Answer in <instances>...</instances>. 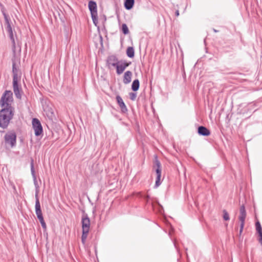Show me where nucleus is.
Wrapping results in <instances>:
<instances>
[{
	"instance_id": "obj_16",
	"label": "nucleus",
	"mask_w": 262,
	"mask_h": 262,
	"mask_svg": "<svg viewBox=\"0 0 262 262\" xmlns=\"http://www.w3.org/2000/svg\"><path fill=\"white\" fill-rule=\"evenodd\" d=\"M133 76L132 72L130 71H127L124 73L123 76V82L124 84H128L132 81V77Z\"/></svg>"
},
{
	"instance_id": "obj_12",
	"label": "nucleus",
	"mask_w": 262,
	"mask_h": 262,
	"mask_svg": "<svg viewBox=\"0 0 262 262\" xmlns=\"http://www.w3.org/2000/svg\"><path fill=\"white\" fill-rule=\"evenodd\" d=\"M7 32L12 44V50L15 54L16 49L15 37H16V33L15 31L13 29L7 31Z\"/></svg>"
},
{
	"instance_id": "obj_21",
	"label": "nucleus",
	"mask_w": 262,
	"mask_h": 262,
	"mask_svg": "<svg viewBox=\"0 0 262 262\" xmlns=\"http://www.w3.org/2000/svg\"><path fill=\"white\" fill-rule=\"evenodd\" d=\"M115 68H116V73L118 75H120L121 74H122L125 69V68L124 67V66L121 62L118 63Z\"/></svg>"
},
{
	"instance_id": "obj_11",
	"label": "nucleus",
	"mask_w": 262,
	"mask_h": 262,
	"mask_svg": "<svg viewBox=\"0 0 262 262\" xmlns=\"http://www.w3.org/2000/svg\"><path fill=\"white\" fill-rule=\"evenodd\" d=\"M13 89L15 97L17 99H20L21 98V92H22V90L21 88H19L18 80L13 81Z\"/></svg>"
},
{
	"instance_id": "obj_22",
	"label": "nucleus",
	"mask_w": 262,
	"mask_h": 262,
	"mask_svg": "<svg viewBox=\"0 0 262 262\" xmlns=\"http://www.w3.org/2000/svg\"><path fill=\"white\" fill-rule=\"evenodd\" d=\"M127 56L129 58H133L135 56L134 49L132 47H129L126 50Z\"/></svg>"
},
{
	"instance_id": "obj_8",
	"label": "nucleus",
	"mask_w": 262,
	"mask_h": 262,
	"mask_svg": "<svg viewBox=\"0 0 262 262\" xmlns=\"http://www.w3.org/2000/svg\"><path fill=\"white\" fill-rule=\"evenodd\" d=\"M31 174L32 176L33 179V182L34 184L35 187V198H38V193H39V186L38 185L36 174H35V171L34 170V163H33V160H31Z\"/></svg>"
},
{
	"instance_id": "obj_18",
	"label": "nucleus",
	"mask_w": 262,
	"mask_h": 262,
	"mask_svg": "<svg viewBox=\"0 0 262 262\" xmlns=\"http://www.w3.org/2000/svg\"><path fill=\"white\" fill-rule=\"evenodd\" d=\"M18 70L16 67V63L15 61L12 62V73H13V81L18 80Z\"/></svg>"
},
{
	"instance_id": "obj_35",
	"label": "nucleus",
	"mask_w": 262,
	"mask_h": 262,
	"mask_svg": "<svg viewBox=\"0 0 262 262\" xmlns=\"http://www.w3.org/2000/svg\"><path fill=\"white\" fill-rule=\"evenodd\" d=\"M176 15L177 16H179V12L178 10H177L176 12Z\"/></svg>"
},
{
	"instance_id": "obj_23",
	"label": "nucleus",
	"mask_w": 262,
	"mask_h": 262,
	"mask_svg": "<svg viewBox=\"0 0 262 262\" xmlns=\"http://www.w3.org/2000/svg\"><path fill=\"white\" fill-rule=\"evenodd\" d=\"M154 163L155 166L157 167V168L156 169V172H157V170L158 169H159L160 171V172H161V163L159 160L158 159L157 156H155Z\"/></svg>"
},
{
	"instance_id": "obj_28",
	"label": "nucleus",
	"mask_w": 262,
	"mask_h": 262,
	"mask_svg": "<svg viewBox=\"0 0 262 262\" xmlns=\"http://www.w3.org/2000/svg\"><path fill=\"white\" fill-rule=\"evenodd\" d=\"M256 230L258 234L259 238L262 239V228L261 227L256 228Z\"/></svg>"
},
{
	"instance_id": "obj_14",
	"label": "nucleus",
	"mask_w": 262,
	"mask_h": 262,
	"mask_svg": "<svg viewBox=\"0 0 262 262\" xmlns=\"http://www.w3.org/2000/svg\"><path fill=\"white\" fill-rule=\"evenodd\" d=\"M88 7L90 11L91 15L97 14V4L95 1H90L89 2Z\"/></svg>"
},
{
	"instance_id": "obj_33",
	"label": "nucleus",
	"mask_w": 262,
	"mask_h": 262,
	"mask_svg": "<svg viewBox=\"0 0 262 262\" xmlns=\"http://www.w3.org/2000/svg\"><path fill=\"white\" fill-rule=\"evenodd\" d=\"M144 199L146 200V201L147 202L148 199H149V196L148 195H145L144 196Z\"/></svg>"
},
{
	"instance_id": "obj_19",
	"label": "nucleus",
	"mask_w": 262,
	"mask_h": 262,
	"mask_svg": "<svg viewBox=\"0 0 262 262\" xmlns=\"http://www.w3.org/2000/svg\"><path fill=\"white\" fill-rule=\"evenodd\" d=\"M156 173L157 177H156L155 185L154 186V188H155L158 187L161 185L160 179H161V172H160V171L159 169H158L157 170V172H156Z\"/></svg>"
},
{
	"instance_id": "obj_1",
	"label": "nucleus",
	"mask_w": 262,
	"mask_h": 262,
	"mask_svg": "<svg viewBox=\"0 0 262 262\" xmlns=\"http://www.w3.org/2000/svg\"><path fill=\"white\" fill-rule=\"evenodd\" d=\"M15 114V110L2 108L0 110V128L6 129L8 128Z\"/></svg>"
},
{
	"instance_id": "obj_9",
	"label": "nucleus",
	"mask_w": 262,
	"mask_h": 262,
	"mask_svg": "<svg viewBox=\"0 0 262 262\" xmlns=\"http://www.w3.org/2000/svg\"><path fill=\"white\" fill-rule=\"evenodd\" d=\"M120 60H118L117 56L115 55H111L107 57L106 64L108 69L111 67H116L118 63H119Z\"/></svg>"
},
{
	"instance_id": "obj_27",
	"label": "nucleus",
	"mask_w": 262,
	"mask_h": 262,
	"mask_svg": "<svg viewBox=\"0 0 262 262\" xmlns=\"http://www.w3.org/2000/svg\"><path fill=\"white\" fill-rule=\"evenodd\" d=\"M119 62H121L125 69L131 64V62H126V61L122 60H120Z\"/></svg>"
},
{
	"instance_id": "obj_34",
	"label": "nucleus",
	"mask_w": 262,
	"mask_h": 262,
	"mask_svg": "<svg viewBox=\"0 0 262 262\" xmlns=\"http://www.w3.org/2000/svg\"><path fill=\"white\" fill-rule=\"evenodd\" d=\"M212 30H213V32L215 33L218 32L219 31V30H217L215 29L214 28H213Z\"/></svg>"
},
{
	"instance_id": "obj_13",
	"label": "nucleus",
	"mask_w": 262,
	"mask_h": 262,
	"mask_svg": "<svg viewBox=\"0 0 262 262\" xmlns=\"http://www.w3.org/2000/svg\"><path fill=\"white\" fill-rule=\"evenodd\" d=\"M198 134L202 136H209L211 132L207 127L204 126H199L198 128Z\"/></svg>"
},
{
	"instance_id": "obj_25",
	"label": "nucleus",
	"mask_w": 262,
	"mask_h": 262,
	"mask_svg": "<svg viewBox=\"0 0 262 262\" xmlns=\"http://www.w3.org/2000/svg\"><path fill=\"white\" fill-rule=\"evenodd\" d=\"M91 17L93 20V22L95 26H97L98 24V14H94V15H91Z\"/></svg>"
},
{
	"instance_id": "obj_20",
	"label": "nucleus",
	"mask_w": 262,
	"mask_h": 262,
	"mask_svg": "<svg viewBox=\"0 0 262 262\" xmlns=\"http://www.w3.org/2000/svg\"><path fill=\"white\" fill-rule=\"evenodd\" d=\"M140 86V82L138 79H135L133 81L132 84V89L133 91H137Z\"/></svg>"
},
{
	"instance_id": "obj_30",
	"label": "nucleus",
	"mask_w": 262,
	"mask_h": 262,
	"mask_svg": "<svg viewBox=\"0 0 262 262\" xmlns=\"http://www.w3.org/2000/svg\"><path fill=\"white\" fill-rule=\"evenodd\" d=\"M38 219L39 220L40 224H41V225L44 224L45 223V221H44V219H43V216H41V217H38Z\"/></svg>"
},
{
	"instance_id": "obj_3",
	"label": "nucleus",
	"mask_w": 262,
	"mask_h": 262,
	"mask_svg": "<svg viewBox=\"0 0 262 262\" xmlns=\"http://www.w3.org/2000/svg\"><path fill=\"white\" fill-rule=\"evenodd\" d=\"M82 233L81 236V242L84 245L90 229V220L88 214L84 211L81 218Z\"/></svg>"
},
{
	"instance_id": "obj_5",
	"label": "nucleus",
	"mask_w": 262,
	"mask_h": 262,
	"mask_svg": "<svg viewBox=\"0 0 262 262\" xmlns=\"http://www.w3.org/2000/svg\"><path fill=\"white\" fill-rule=\"evenodd\" d=\"M0 8H1V11L4 17L5 26V29H6V31L13 29L12 26H11L12 23L11 21V19H10L8 14H7V10H6V8L5 7V6L1 3H0Z\"/></svg>"
},
{
	"instance_id": "obj_29",
	"label": "nucleus",
	"mask_w": 262,
	"mask_h": 262,
	"mask_svg": "<svg viewBox=\"0 0 262 262\" xmlns=\"http://www.w3.org/2000/svg\"><path fill=\"white\" fill-rule=\"evenodd\" d=\"M129 98H130V100H132L133 101H134L136 99V97H137L136 94L135 93H133V92L129 93Z\"/></svg>"
},
{
	"instance_id": "obj_24",
	"label": "nucleus",
	"mask_w": 262,
	"mask_h": 262,
	"mask_svg": "<svg viewBox=\"0 0 262 262\" xmlns=\"http://www.w3.org/2000/svg\"><path fill=\"white\" fill-rule=\"evenodd\" d=\"M121 31L124 35H126L129 33V31L126 24H123L122 25Z\"/></svg>"
},
{
	"instance_id": "obj_15",
	"label": "nucleus",
	"mask_w": 262,
	"mask_h": 262,
	"mask_svg": "<svg viewBox=\"0 0 262 262\" xmlns=\"http://www.w3.org/2000/svg\"><path fill=\"white\" fill-rule=\"evenodd\" d=\"M35 213H36L37 218L39 217L43 216L38 198H35Z\"/></svg>"
},
{
	"instance_id": "obj_10",
	"label": "nucleus",
	"mask_w": 262,
	"mask_h": 262,
	"mask_svg": "<svg viewBox=\"0 0 262 262\" xmlns=\"http://www.w3.org/2000/svg\"><path fill=\"white\" fill-rule=\"evenodd\" d=\"M116 99L117 102L120 108L121 113L126 114L128 112V109L121 97L119 95H117Z\"/></svg>"
},
{
	"instance_id": "obj_4",
	"label": "nucleus",
	"mask_w": 262,
	"mask_h": 262,
	"mask_svg": "<svg viewBox=\"0 0 262 262\" xmlns=\"http://www.w3.org/2000/svg\"><path fill=\"white\" fill-rule=\"evenodd\" d=\"M5 144L11 148H13L16 145V134L14 130L8 131L4 137Z\"/></svg>"
},
{
	"instance_id": "obj_26",
	"label": "nucleus",
	"mask_w": 262,
	"mask_h": 262,
	"mask_svg": "<svg viewBox=\"0 0 262 262\" xmlns=\"http://www.w3.org/2000/svg\"><path fill=\"white\" fill-rule=\"evenodd\" d=\"M223 219L225 221H229L230 220L229 215L226 210H223Z\"/></svg>"
},
{
	"instance_id": "obj_2",
	"label": "nucleus",
	"mask_w": 262,
	"mask_h": 262,
	"mask_svg": "<svg viewBox=\"0 0 262 262\" xmlns=\"http://www.w3.org/2000/svg\"><path fill=\"white\" fill-rule=\"evenodd\" d=\"M13 102V93L10 90H6L0 99V106L2 108L15 110L12 105Z\"/></svg>"
},
{
	"instance_id": "obj_32",
	"label": "nucleus",
	"mask_w": 262,
	"mask_h": 262,
	"mask_svg": "<svg viewBox=\"0 0 262 262\" xmlns=\"http://www.w3.org/2000/svg\"><path fill=\"white\" fill-rule=\"evenodd\" d=\"M41 227L43 228L44 231H46L47 230V225H46V223H45L44 224L42 225Z\"/></svg>"
},
{
	"instance_id": "obj_31",
	"label": "nucleus",
	"mask_w": 262,
	"mask_h": 262,
	"mask_svg": "<svg viewBox=\"0 0 262 262\" xmlns=\"http://www.w3.org/2000/svg\"><path fill=\"white\" fill-rule=\"evenodd\" d=\"M261 227V225H260L259 222V221L256 222L255 223V227L257 228V227Z\"/></svg>"
},
{
	"instance_id": "obj_7",
	"label": "nucleus",
	"mask_w": 262,
	"mask_h": 262,
	"mask_svg": "<svg viewBox=\"0 0 262 262\" xmlns=\"http://www.w3.org/2000/svg\"><path fill=\"white\" fill-rule=\"evenodd\" d=\"M239 212L240 214L239 215L238 219L241 222L239 234H241L243 230V228L245 225V221L246 217V211L245 207L244 205L240 207Z\"/></svg>"
},
{
	"instance_id": "obj_6",
	"label": "nucleus",
	"mask_w": 262,
	"mask_h": 262,
	"mask_svg": "<svg viewBox=\"0 0 262 262\" xmlns=\"http://www.w3.org/2000/svg\"><path fill=\"white\" fill-rule=\"evenodd\" d=\"M32 127L34 130L35 135L39 136L42 134L43 129L40 121L37 118L32 119Z\"/></svg>"
},
{
	"instance_id": "obj_17",
	"label": "nucleus",
	"mask_w": 262,
	"mask_h": 262,
	"mask_svg": "<svg viewBox=\"0 0 262 262\" xmlns=\"http://www.w3.org/2000/svg\"><path fill=\"white\" fill-rule=\"evenodd\" d=\"M135 0H124V6L126 10H129L133 8Z\"/></svg>"
}]
</instances>
